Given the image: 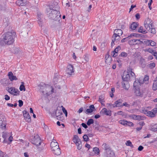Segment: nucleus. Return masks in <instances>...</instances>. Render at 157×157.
<instances>
[{
  "label": "nucleus",
  "mask_w": 157,
  "mask_h": 157,
  "mask_svg": "<svg viewBox=\"0 0 157 157\" xmlns=\"http://www.w3.org/2000/svg\"><path fill=\"white\" fill-rule=\"evenodd\" d=\"M15 35V33L11 32H7L3 34L2 38L0 39V44L3 46L13 44L14 41Z\"/></svg>",
  "instance_id": "nucleus-1"
},
{
  "label": "nucleus",
  "mask_w": 157,
  "mask_h": 157,
  "mask_svg": "<svg viewBox=\"0 0 157 157\" xmlns=\"http://www.w3.org/2000/svg\"><path fill=\"white\" fill-rule=\"evenodd\" d=\"M39 91L45 97H48L54 93L53 87L50 85L44 83L40 84L38 86Z\"/></svg>",
  "instance_id": "nucleus-2"
},
{
  "label": "nucleus",
  "mask_w": 157,
  "mask_h": 157,
  "mask_svg": "<svg viewBox=\"0 0 157 157\" xmlns=\"http://www.w3.org/2000/svg\"><path fill=\"white\" fill-rule=\"evenodd\" d=\"M56 10L52 8V7H49L47 9V14L48 17L55 21H59L61 18V15L59 11Z\"/></svg>",
  "instance_id": "nucleus-3"
},
{
  "label": "nucleus",
  "mask_w": 157,
  "mask_h": 157,
  "mask_svg": "<svg viewBox=\"0 0 157 157\" xmlns=\"http://www.w3.org/2000/svg\"><path fill=\"white\" fill-rule=\"evenodd\" d=\"M144 25L147 31L153 34H155L156 30L154 27L153 22L151 19L146 18L144 22Z\"/></svg>",
  "instance_id": "nucleus-4"
},
{
  "label": "nucleus",
  "mask_w": 157,
  "mask_h": 157,
  "mask_svg": "<svg viewBox=\"0 0 157 157\" xmlns=\"http://www.w3.org/2000/svg\"><path fill=\"white\" fill-rule=\"evenodd\" d=\"M63 113L61 110V107L58 106L56 109H54L52 114V116L56 118L59 120H61L62 119Z\"/></svg>",
  "instance_id": "nucleus-5"
},
{
  "label": "nucleus",
  "mask_w": 157,
  "mask_h": 157,
  "mask_svg": "<svg viewBox=\"0 0 157 157\" xmlns=\"http://www.w3.org/2000/svg\"><path fill=\"white\" fill-rule=\"evenodd\" d=\"M134 93L137 96L141 97H145L147 95V92L145 90H141L139 88H136L134 90Z\"/></svg>",
  "instance_id": "nucleus-6"
},
{
  "label": "nucleus",
  "mask_w": 157,
  "mask_h": 157,
  "mask_svg": "<svg viewBox=\"0 0 157 157\" xmlns=\"http://www.w3.org/2000/svg\"><path fill=\"white\" fill-rule=\"evenodd\" d=\"M7 91L11 94L14 96H17L19 95V91L18 90L13 87H8Z\"/></svg>",
  "instance_id": "nucleus-7"
},
{
  "label": "nucleus",
  "mask_w": 157,
  "mask_h": 157,
  "mask_svg": "<svg viewBox=\"0 0 157 157\" xmlns=\"http://www.w3.org/2000/svg\"><path fill=\"white\" fill-rule=\"evenodd\" d=\"M32 143L36 146H39L40 145L41 140L38 135H36L34 136V138L32 140Z\"/></svg>",
  "instance_id": "nucleus-8"
},
{
  "label": "nucleus",
  "mask_w": 157,
  "mask_h": 157,
  "mask_svg": "<svg viewBox=\"0 0 157 157\" xmlns=\"http://www.w3.org/2000/svg\"><path fill=\"white\" fill-rule=\"evenodd\" d=\"M6 123L4 120L3 116L0 115V128L2 129H4L6 128Z\"/></svg>",
  "instance_id": "nucleus-9"
},
{
  "label": "nucleus",
  "mask_w": 157,
  "mask_h": 157,
  "mask_svg": "<svg viewBox=\"0 0 157 157\" xmlns=\"http://www.w3.org/2000/svg\"><path fill=\"white\" fill-rule=\"evenodd\" d=\"M66 72L69 75H72V73L74 72L73 66L71 64L67 65Z\"/></svg>",
  "instance_id": "nucleus-10"
},
{
  "label": "nucleus",
  "mask_w": 157,
  "mask_h": 157,
  "mask_svg": "<svg viewBox=\"0 0 157 157\" xmlns=\"http://www.w3.org/2000/svg\"><path fill=\"white\" fill-rule=\"evenodd\" d=\"M53 154L56 155H59L61 153L59 146H57L54 148L51 149Z\"/></svg>",
  "instance_id": "nucleus-11"
},
{
  "label": "nucleus",
  "mask_w": 157,
  "mask_h": 157,
  "mask_svg": "<svg viewBox=\"0 0 157 157\" xmlns=\"http://www.w3.org/2000/svg\"><path fill=\"white\" fill-rule=\"evenodd\" d=\"M23 116L25 120L28 122H30L31 117L29 114V113L26 111L24 110L23 111Z\"/></svg>",
  "instance_id": "nucleus-12"
},
{
  "label": "nucleus",
  "mask_w": 157,
  "mask_h": 157,
  "mask_svg": "<svg viewBox=\"0 0 157 157\" xmlns=\"http://www.w3.org/2000/svg\"><path fill=\"white\" fill-rule=\"evenodd\" d=\"M28 2L26 0H18L16 3L19 6H25L28 4Z\"/></svg>",
  "instance_id": "nucleus-13"
},
{
  "label": "nucleus",
  "mask_w": 157,
  "mask_h": 157,
  "mask_svg": "<svg viewBox=\"0 0 157 157\" xmlns=\"http://www.w3.org/2000/svg\"><path fill=\"white\" fill-rule=\"evenodd\" d=\"M103 114L107 116H111L112 115L111 111L110 110H107L105 108H103L101 111Z\"/></svg>",
  "instance_id": "nucleus-14"
},
{
  "label": "nucleus",
  "mask_w": 157,
  "mask_h": 157,
  "mask_svg": "<svg viewBox=\"0 0 157 157\" xmlns=\"http://www.w3.org/2000/svg\"><path fill=\"white\" fill-rule=\"evenodd\" d=\"M95 110V107L94 105H90L89 108L86 109L85 112V113L86 114L92 113Z\"/></svg>",
  "instance_id": "nucleus-15"
},
{
  "label": "nucleus",
  "mask_w": 157,
  "mask_h": 157,
  "mask_svg": "<svg viewBox=\"0 0 157 157\" xmlns=\"http://www.w3.org/2000/svg\"><path fill=\"white\" fill-rule=\"evenodd\" d=\"M42 14L41 13H38L37 15V19L38 23L40 26H42L43 23L42 18Z\"/></svg>",
  "instance_id": "nucleus-16"
},
{
  "label": "nucleus",
  "mask_w": 157,
  "mask_h": 157,
  "mask_svg": "<svg viewBox=\"0 0 157 157\" xmlns=\"http://www.w3.org/2000/svg\"><path fill=\"white\" fill-rule=\"evenodd\" d=\"M1 21H2V24L3 27H6L8 25L10 24L9 20L8 18L6 17L3 20H1Z\"/></svg>",
  "instance_id": "nucleus-17"
},
{
  "label": "nucleus",
  "mask_w": 157,
  "mask_h": 157,
  "mask_svg": "<svg viewBox=\"0 0 157 157\" xmlns=\"http://www.w3.org/2000/svg\"><path fill=\"white\" fill-rule=\"evenodd\" d=\"M8 75L9 79L11 81H12L13 80H17V78L16 76L13 75V74L12 72H9Z\"/></svg>",
  "instance_id": "nucleus-18"
},
{
  "label": "nucleus",
  "mask_w": 157,
  "mask_h": 157,
  "mask_svg": "<svg viewBox=\"0 0 157 157\" xmlns=\"http://www.w3.org/2000/svg\"><path fill=\"white\" fill-rule=\"evenodd\" d=\"M114 155V152L110 150V149L106 152V153L104 155L105 157H111Z\"/></svg>",
  "instance_id": "nucleus-19"
},
{
  "label": "nucleus",
  "mask_w": 157,
  "mask_h": 157,
  "mask_svg": "<svg viewBox=\"0 0 157 157\" xmlns=\"http://www.w3.org/2000/svg\"><path fill=\"white\" fill-rule=\"evenodd\" d=\"M123 87L126 90H128L129 88V84L127 81H123L122 82Z\"/></svg>",
  "instance_id": "nucleus-20"
},
{
  "label": "nucleus",
  "mask_w": 157,
  "mask_h": 157,
  "mask_svg": "<svg viewBox=\"0 0 157 157\" xmlns=\"http://www.w3.org/2000/svg\"><path fill=\"white\" fill-rule=\"evenodd\" d=\"M123 101L121 99H119L117 101H115L114 103L115 104V106L114 107H122V103Z\"/></svg>",
  "instance_id": "nucleus-21"
},
{
  "label": "nucleus",
  "mask_w": 157,
  "mask_h": 157,
  "mask_svg": "<svg viewBox=\"0 0 157 157\" xmlns=\"http://www.w3.org/2000/svg\"><path fill=\"white\" fill-rule=\"evenodd\" d=\"M130 78V76L129 74L128 73L126 74L124 73L123 76H122V79L123 81H127L129 80Z\"/></svg>",
  "instance_id": "nucleus-22"
},
{
  "label": "nucleus",
  "mask_w": 157,
  "mask_h": 157,
  "mask_svg": "<svg viewBox=\"0 0 157 157\" xmlns=\"http://www.w3.org/2000/svg\"><path fill=\"white\" fill-rule=\"evenodd\" d=\"M130 117L134 120H141L142 116L139 115H136L134 114L131 115Z\"/></svg>",
  "instance_id": "nucleus-23"
},
{
  "label": "nucleus",
  "mask_w": 157,
  "mask_h": 157,
  "mask_svg": "<svg viewBox=\"0 0 157 157\" xmlns=\"http://www.w3.org/2000/svg\"><path fill=\"white\" fill-rule=\"evenodd\" d=\"M120 39V36H117L116 34H114L112 37V40H113L116 43H117Z\"/></svg>",
  "instance_id": "nucleus-24"
},
{
  "label": "nucleus",
  "mask_w": 157,
  "mask_h": 157,
  "mask_svg": "<svg viewBox=\"0 0 157 157\" xmlns=\"http://www.w3.org/2000/svg\"><path fill=\"white\" fill-rule=\"evenodd\" d=\"M57 146H59L58 143L56 142V140L53 139L50 144V146L51 149L52 148H54Z\"/></svg>",
  "instance_id": "nucleus-25"
},
{
  "label": "nucleus",
  "mask_w": 157,
  "mask_h": 157,
  "mask_svg": "<svg viewBox=\"0 0 157 157\" xmlns=\"http://www.w3.org/2000/svg\"><path fill=\"white\" fill-rule=\"evenodd\" d=\"M150 130L154 132L157 131V124H152L150 127Z\"/></svg>",
  "instance_id": "nucleus-26"
},
{
  "label": "nucleus",
  "mask_w": 157,
  "mask_h": 157,
  "mask_svg": "<svg viewBox=\"0 0 157 157\" xmlns=\"http://www.w3.org/2000/svg\"><path fill=\"white\" fill-rule=\"evenodd\" d=\"M138 26V24L137 22H134L131 24L130 28L132 30H134L136 29Z\"/></svg>",
  "instance_id": "nucleus-27"
},
{
  "label": "nucleus",
  "mask_w": 157,
  "mask_h": 157,
  "mask_svg": "<svg viewBox=\"0 0 157 157\" xmlns=\"http://www.w3.org/2000/svg\"><path fill=\"white\" fill-rule=\"evenodd\" d=\"M114 32V34H116L117 36L119 35L120 36H121L123 33V32L122 30L120 29H115Z\"/></svg>",
  "instance_id": "nucleus-28"
},
{
  "label": "nucleus",
  "mask_w": 157,
  "mask_h": 157,
  "mask_svg": "<svg viewBox=\"0 0 157 157\" xmlns=\"http://www.w3.org/2000/svg\"><path fill=\"white\" fill-rule=\"evenodd\" d=\"M105 62L106 63L109 64L112 61V59L109 55H107L105 57Z\"/></svg>",
  "instance_id": "nucleus-29"
},
{
  "label": "nucleus",
  "mask_w": 157,
  "mask_h": 157,
  "mask_svg": "<svg viewBox=\"0 0 157 157\" xmlns=\"http://www.w3.org/2000/svg\"><path fill=\"white\" fill-rule=\"evenodd\" d=\"M73 140L75 144L78 142H80V141H81V140L78 136L76 135L74 136Z\"/></svg>",
  "instance_id": "nucleus-30"
},
{
  "label": "nucleus",
  "mask_w": 157,
  "mask_h": 157,
  "mask_svg": "<svg viewBox=\"0 0 157 157\" xmlns=\"http://www.w3.org/2000/svg\"><path fill=\"white\" fill-rule=\"evenodd\" d=\"M104 98V96L103 95H101L99 96L98 100V101L100 102L101 105H104V104L103 103L105 102Z\"/></svg>",
  "instance_id": "nucleus-31"
},
{
  "label": "nucleus",
  "mask_w": 157,
  "mask_h": 157,
  "mask_svg": "<svg viewBox=\"0 0 157 157\" xmlns=\"http://www.w3.org/2000/svg\"><path fill=\"white\" fill-rule=\"evenodd\" d=\"M140 62L141 66L143 68H144L145 66V59L143 58H141L140 59Z\"/></svg>",
  "instance_id": "nucleus-32"
},
{
  "label": "nucleus",
  "mask_w": 157,
  "mask_h": 157,
  "mask_svg": "<svg viewBox=\"0 0 157 157\" xmlns=\"http://www.w3.org/2000/svg\"><path fill=\"white\" fill-rule=\"evenodd\" d=\"M128 73L131 76L134 78H135V75L134 73L132 71V69L131 68H129L128 70Z\"/></svg>",
  "instance_id": "nucleus-33"
},
{
  "label": "nucleus",
  "mask_w": 157,
  "mask_h": 157,
  "mask_svg": "<svg viewBox=\"0 0 157 157\" xmlns=\"http://www.w3.org/2000/svg\"><path fill=\"white\" fill-rule=\"evenodd\" d=\"M102 147L105 150V151L107 152L108 150L110 149L109 145L105 143H104L102 145Z\"/></svg>",
  "instance_id": "nucleus-34"
},
{
  "label": "nucleus",
  "mask_w": 157,
  "mask_h": 157,
  "mask_svg": "<svg viewBox=\"0 0 157 157\" xmlns=\"http://www.w3.org/2000/svg\"><path fill=\"white\" fill-rule=\"evenodd\" d=\"M140 83L138 80H136L133 83V87L135 88H138L137 87L140 85Z\"/></svg>",
  "instance_id": "nucleus-35"
},
{
  "label": "nucleus",
  "mask_w": 157,
  "mask_h": 157,
  "mask_svg": "<svg viewBox=\"0 0 157 157\" xmlns=\"http://www.w3.org/2000/svg\"><path fill=\"white\" fill-rule=\"evenodd\" d=\"M138 32L139 33H147V32L146 30L144 29L143 28V27L142 26L140 27L138 30Z\"/></svg>",
  "instance_id": "nucleus-36"
},
{
  "label": "nucleus",
  "mask_w": 157,
  "mask_h": 157,
  "mask_svg": "<svg viewBox=\"0 0 157 157\" xmlns=\"http://www.w3.org/2000/svg\"><path fill=\"white\" fill-rule=\"evenodd\" d=\"M21 84L20 85V87H19V89L20 91H25V87L24 86V83L23 82H21Z\"/></svg>",
  "instance_id": "nucleus-37"
},
{
  "label": "nucleus",
  "mask_w": 157,
  "mask_h": 157,
  "mask_svg": "<svg viewBox=\"0 0 157 157\" xmlns=\"http://www.w3.org/2000/svg\"><path fill=\"white\" fill-rule=\"evenodd\" d=\"M141 111V112L147 115V113L149 111L147 110V108H143L142 109Z\"/></svg>",
  "instance_id": "nucleus-38"
},
{
  "label": "nucleus",
  "mask_w": 157,
  "mask_h": 157,
  "mask_svg": "<svg viewBox=\"0 0 157 157\" xmlns=\"http://www.w3.org/2000/svg\"><path fill=\"white\" fill-rule=\"evenodd\" d=\"M75 144L76 145L78 149L80 150L82 148V144L81 141H80V142H78Z\"/></svg>",
  "instance_id": "nucleus-39"
},
{
  "label": "nucleus",
  "mask_w": 157,
  "mask_h": 157,
  "mask_svg": "<svg viewBox=\"0 0 157 157\" xmlns=\"http://www.w3.org/2000/svg\"><path fill=\"white\" fill-rule=\"evenodd\" d=\"M146 115L149 116L151 117H154L155 116V113L153 112L149 111L147 113V114Z\"/></svg>",
  "instance_id": "nucleus-40"
},
{
  "label": "nucleus",
  "mask_w": 157,
  "mask_h": 157,
  "mask_svg": "<svg viewBox=\"0 0 157 157\" xmlns=\"http://www.w3.org/2000/svg\"><path fill=\"white\" fill-rule=\"evenodd\" d=\"M134 35L132 34H131L129 36H128V37L125 38L121 40V42H123L126 40H128L129 39L130 37H131L132 36H134Z\"/></svg>",
  "instance_id": "nucleus-41"
},
{
  "label": "nucleus",
  "mask_w": 157,
  "mask_h": 157,
  "mask_svg": "<svg viewBox=\"0 0 157 157\" xmlns=\"http://www.w3.org/2000/svg\"><path fill=\"white\" fill-rule=\"evenodd\" d=\"M94 123V120L92 119H89L87 122V124L90 126L91 124H93Z\"/></svg>",
  "instance_id": "nucleus-42"
},
{
  "label": "nucleus",
  "mask_w": 157,
  "mask_h": 157,
  "mask_svg": "<svg viewBox=\"0 0 157 157\" xmlns=\"http://www.w3.org/2000/svg\"><path fill=\"white\" fill-rule=\"evenodd\" d=\"M119 122L120 124L124 125H126L127 121L125 120H121L119 121Z\"/></svg>",
  "instance_id": "nucleus-43"
},
{
  "label": "nucleus",
  "mask_w": 157,
  "mask_h": 157,
  "mask_svg": "<svg viewBox=\"0 0 157 157\" xmlns=\"http://www.w3.org/2000/svg\"><path fill=\"white\" fill-rule=\"evenodd\" d=\"M128 43L130 45H136L135 39H132L128 41Z\"/></svg>",
  "instance_id": "nucleus-44"
},
{
  "label": "nucleus",
  "mask_w": 157,
  "mask_h": 157,
  "mask_svg": "<svg viewBox=\"0 0 157 157\" xmlns=\"http://www.w3.org/2000/svg\"><path fill=\"white\" fill-rule=\"evenodd\" d=\"M8 134L9 133L7 132H3L2 133V137L4 140L6 139L7 137L8 136Z\"/></svg>",
  "instance_id": "nucleus-45"
},
{
  "label": "nucleus",
  "mask_w": 157,
  "mask_h": 157,
  "mask_svg": "<svg viewBox=\"0 0 157 157\" xmlns=\"http://www.w3.org/2000/svg\"><path fill=\"white\" fill-rule=\"evenodd\" d=\"M93 151L97 155L99 154V150L98 147H94L93 148Z\"/></svg>",
  "instance_id": "nucleus-46"
},
{
  "label": "nucleus",
  "mask_w": 157,
  "mask_h": 157,
  "mask_svg": "<svg viewBox=\"0 0 157 157\" xmlns=\"http://www.w3.org/2000/svg\"><path fill=\"white\" fill-rule=\"evenodd\" d=\"M107 107L109 109H111L112 107H114L113 106H115L114 104H113L111 103H107L106 104Z\"/></svg>",
  "instance_id": "nucleus-47"
},
{
  "label": "nucleus",
  "mask_w": 157,
  "mask_h": 157,
  "mask_svg": "<svg viewBox=\"0 0 157 157\" xmlns=\"http://www.w3.org/2000/svg\"><path fill=\"white\" fill-rule=\"evenodd\" d=\"M83 140L85 141H87L89 140V138H88V136L87 135L85 134L83 135Z\"/></svg>",
  "instance_id": "nucleus-48"
},
{
  "label": "nucleus",
  "mask_w": 157,
  "mask_h": 157,
  "mask_svg": "<svg viewBox=\"0 0 157 157\" xmlns=\"http://www.w3.org/2000/svg\"><path fill=\"white\" fill-rule=\"evenodd\" d=\"M149 79V76L147 75H145L143 81L144 82L147 83Z\"/></svg>",
  "instance_id": "nucleus-49"
},
{
  "label": "nucleus",
  "mask_w": 157,
  "mask_h": 157,
  "mask_svg": "<svg viewBox=\"0 0 157 157\" xmlns=\"http://www.w3.org/2000/svg\"><path fill=\"white\" fill-rule=\"evenodd\" d=\"M0 157H8L5 153L2 152L0 150Z\"/></svg>",
  "instance_id": "nucleus-50"
},
{
  "label": "nucleus",
  "mask_w": 157,
  "mask_h": 157,
  "mask_svg": "<svg viewBox=\"0 0 157 157\" xmlns=\"http://www.w3.org/2000/svg\"><path fill=\"white\" fill-rule=\"evenodd\" d=\"M126 145L130 146L131 147H133V145L132 144L130 140L127 141L126 143Z\"/></svg>",
  "instance_id": "nucleus-51"
},
{
  "label": "nucleus",
  "mask_w": 157,
  "mask_h": 157,
  "mask_svg": "<svg viewBox=\"0 0 157 157\" xmlns=\"http://www.w3.org/2000/svg\"><path fill=\"white\" fill-rule=\"evenodd\" d=\"M149 66L151 68H152L155 67V63H151L149 64Z\"/></svg>",
  "instance_id": "nucleus-52"
},
{
  "label": "nucleus",
  "mask_w": 157,
  "mask_h": 157,
  "mask_svg": "<svg viewBox=\"0 0 157 157\" xmlns=\"http://www.w3.org/2000/svg\"><path fill=\"white\" fill-rule=\"evenodd\" d=\"M126 125H128L129 126H133L134 125V124L131 122L127 121Z\"/></svg>",
  "instance_id": "nucleus-53"
},
{
  "label": "nucleus",
  "mask_w": 157,
  "mask_h": 157,
  "mask_svg": "<svg viewBox=\"0 0 157 157\" xmlns=\"http://www.w3.org/2000/svg\"><path fill=\"white\" fill-rule=\"evenodd\" d=\"M121 56L123 57H126L128 56V54L125 52H122L121 54Z\"/></svg>",
  "instance_id": "nucleus-54"
},
{
  "label": "nucleus",
  "mask_w": 157,
  "mask_h": 157,
  "mask_svg": "<svg viewBox=\"0 0 157 157\" xmlns=\"http://www.w3.org/2000/svg\"><path fill=\"white\" fill-rule=\"evenodd\" d=\"M135 42L136 45L141 44L142 43V41H140V40L137 39H135Z\"/></svg>",
  "instance_id": "nucleus-55"
},
{
  "label": "nucleus",
  "mask_w": 157,
  "mask_h": 157,
  "mask_svg": "<svg viewBox=\"0 0 157 157\" xmlns=\"http://www.w3.org/2000/svg\"><path fill=\"white\" fill-rule=\"evenodd\" d=\"M124 106H125L126 107H129L130 106V105L128 103H127L125 102L123 103V104H122V107Z\"/></svg>",
  "instance_id": "nucleus-56"
},
{
  "label": "nucleus",
  "mask_w": 157,
  "mask_h": 157,
  "mask_svg": "<svg viewBox=\"0 0 157 157\" xmlns=\"http://www.w3.org/2000/svg\"><path fill=\"white\" fill-rule=\"evenodd\" d=\"M18 102L19 106L20 107L22 106L23 105V101L21 100H19L18 101Z\"/></svg>",
  "instance_id": "nucleus-57"
},
{
  "label": "nucleus",
  "mask_w": 157,
  "mask_h": 157,
  "mask_svg": "<svg viewBox=\"0 0 157 157\" xmlns=\"http://www.w3.org/2000/svg\"><path fill=\"white\" fill-rule=\"evenodd\" d=\"M155 44L156 43L154 41L152 40H151L150 45H151L152 46H155Z\"/></svg>",
  "instance_id": "nucleus-58"
},
{
  "label": "nucleus",
  "mask_w": 157,
  "mask_h": 157,
  "mask_svg": "<svg viewBox=\"0 0 157 157\" xmlns=\"http://www.w3.org/2000/svg\"><path fill=\"white\" fill-rule=\"evenodd\" d=\"M119 48L120 49V48L119 46L117 47L115 49V50H114V52H115L116 53V54H117Z\"/></svg>",
  "instance_id": "nucleus-59"
},
{
  "label": "nucleus",
  "mask_w": 157,
  "mask_h": 157,
  "mask_svg": "<svg viewBox=\"0 0 157 157\" xmlns=\"http://www.w3.org/2000/svg\"><path fill=\"white\" fill-rule=\"evenodd\" d=\"M14 49L15 51L13 52V53L15 54L17 53L19 51V49L18 48H14Z\"/></svg>",
  "instance_id": "nucleus-60"
},
{
  "label": "nucleus",
  "mask_w": 157,
  "mask_h": 157,
  "mask_svg": "<svg viewBox=\"0 0 157 157\" xmlns=\"http://www.w3.org/2000/svg\"><path fill=\"white\" fill-rule=\"evenodd\" d=\"M5 99L6 100H8L10 99V97L7 94L5 95Z\"/></svg>",
  "instance_id": "nucleus-61"
},
{
  "label": "nucleus",
  "mask_w": 157,
  "mask_h": 157,
  "mask_svg": "<svg viewBox=\"0 0 157 157\" xmlns=\"http://www.w3.org/2000/svg\"><path fill=\"white\" fill-rule=\"evenodd\" d=\"M140 103V101L138 100H136L134 102V105H138Z\"/></svg>",
  "instance_id": "nucleus-62"
},
{
  "label": "nucleus",
  "mask_w": 157,
  "mask_h": 157,
  "mask_svg": "<svg viewBox=\"0 0 157 157\" xmlns=\"http://www.w3.org/2000/svg\"><path fill=\"white\" fill-rule=\"evenodd\" d=\"M85 60L86 62H88L89 60V59L87 55H85L84 57Z\"/></svg>",
  "instance_id": "nucleus-63"
},
{
  "label": "nucleus",
  "mask_w": 157,
  "mask_h": 157,
  "mask_svg": "<svg viewBox=\"0 0 157 157\" xmlns=\"http://www.w3.org/2000/svg\"><path fill=\"white\" fill-rule=\"evenodd\" d=\"M151 40H147L146 41H145L146 43V44L147 45H150V44Z\"/></svg>",
  "instance_id": "nucleus-64"
}]
</instances>
